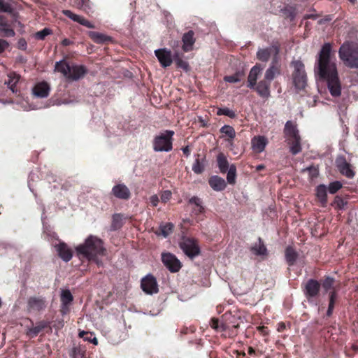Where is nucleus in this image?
<instances>
[{"mask_svg": "<svg viewBox=\"0 0 358 358\" xmlns=\"http://www.w3.org/2000/svg\"><path fill=\"white\" fill-rule=\"evenodd\" d=\"M254 352V350L252 348H250L249 353L252 354Z\"/></svg>", "mask_w": 358, "mask_h": 358, "instance_id": "obj_61", "label": "nucleus"}, {"mask_svg": "<svg viewBox=\"0 0 358 358\" xmlns=\"http://www.w3.org/2000/svg\"><path fill=\"white\" fill-rule=\"evenodd\" d=\"M342 187V184L339 181L331 182L328 187V191L330 194H335Z\"/></svg>", "mask_w": 358, "mask_h": 358, "instance_id": "obj_48", "label": "nucleus"}, {"mask_svg": "<svg viewBox=\"0 0 358 358\" xmlns=\"http://www.w3.org/2000/svg\"><path fill=\"white\" fill-rule=\"evenodd\" d=\"M336 166L340 172L349 178H352L355 176V172L350 167V164L347 162L343 156H339L336 160Z\"/></svg>", "mask_w": 358, "mask_h": 358, "instance_id": "obj_10", "label": "nucleus"}, {"mask_svg": "<svg viewBox=\"0 0 358 358\" xmlns=\"http://www.w3.org/2000/svg\"><path fill=\"white\" fill-rule=\"evenodd\" d=\"M338 55L344 64L350 68L358 69V45L344 43L339 48Z\"/></svg>", "mask_w": 358, "mask_h": 358, "instance_id": "obj_3", "label": "nucleus"}, {"mask_svg": "<svg viewBox=\"0 0 358 358\" xmlns=\"http://www.w3.org/2000/svg\"><path fill=\"white\" fill-rule=\"evenodd\" d=\"M8 46V43L6 41L0 39V53L3 52Z\"/></svg>", "mask_w": 358, "mask_h": 358, "instance_id": "obj_54", "label": "nucleus"}, {"mask_svg": "<svg viewBox=\"0 0 358 358\" xmlns=\"http://www.w3.org/2000/svg\"><path fill=\"white\" fill-rule=\"evenodd\" d=\"M85 73L86 69L83 66H70V71L67 79L78 80L83 78Z\"/></svg>", "mask_w": 358, "mask_h": 358, "instance_id": "obj_18", "label": "nucleus"}, {"mask_svg": "<svg viewBox=\"0 0 358 358\" xmlns=\"http://www.w3.org/2000/svg\"><path fill=\"white\" fill-rule=\"evenodd\" d=\"M220 132L229 138L227 141L231 143L236 136V131L234 129L229 125H224L220 129Z\"/></svg>", "mask_w": 358, "mask_h": 358, "instance_id": "obj_34", "label": "nucleus"}, {"mask_svg": "<svg viewBox=\"0 0 358 358\" xmlns=\"http://www.w3.org/2000/svg\"><path fill=\"white\" fill-rule=\"evenodd\" d=\"M336 299V294L335 292H331L330 295V301L329 304V308L327 310V315H330L331 314L332 310L334 308V304Z\"/></svg>", "mask_w": 358, "mask_h": 358, "instance_id": "obj_51", "label": "nucleus"}, {"mask_svg": "<svg viewBox=\"0 0 358 358\" xmlns=\"http://www.w3.org/2000/svg\"><path fill=\"white\" fill-rule=\"evenodd\" d=\"M58 256L64 262H67L72 258V251L64 243H59L55 246Z\"/></svg>", "mask_w": 358, "mask_h": 358, "instance_id": "obj_15", "label": "nucleus"}, {"mask_svg": "<svg viewBox=\"0 0 358 358\" xmlns=\"http://www.w3.org/2000/svg\"><path fill=\"white\" fill-rule=\"evenodd\" d=\"M79 336L83 338L84 341H89L90 343H92L95 345L98 344L97 338L92 332L81 331L79 332Z\"/></svg>", "mask_w": 358, "mask_h": 358, "instance_id": "obj_37", "label": "nucleus"}, {"mask_svg": "<svg viewBox=\"0 0 358 358\" xmlns=\"http://www.w3.org/2000/svg\"><path fill=\"white\" fill-rule=\"evenodd\" d=\"M182 49L185 52H189L192 50L193 45L195 43V39L194 38V32L192 31H189L185 33L182 36Z\"/></svg>", "mask_w": 358, "mask_h": 358, "instance_id": "obj_20", "label": "nucleus"}, {"mask_svg": "<svg viewBox=\"0 0 358 358\" xmlns=\"http://www.w3.org/2000/svg\"><path fill=\"white\" fill-rule=\"evenodd\" d=\"M243 74L241 72H237L234 75L227 76L224 78V81L235 83L241 81Z\"/></svg>", "mask_w": 358, "mask_h": 358, "instance_id": "obj_41", "label": "nucleus"}, {"mask_svg": "<svg viewBox=\"0 0 358 358\" xmlns=\"http://www.w3.org/2000/svg\"><path fill=\"white\" fill-rule=\"evenodd\" d=\"M62 45L66 46L71 43V41L69 39L65 38L62 41Z\"/></svg>", "mask_w": 358, "mask_h": 358, "instance_id": "obj_58", "label": "nucleus"}, {"mask_svg": "<svg viewBox=\"0 0 358 358\" xmlns=\"http://www.w3.org/2000/svg\"><path fill=\"white\" fill-rule=\"evenodd\" d=\"M251 143L252 150L257 153H260L264 150L268 141L265 136H259L254 137L251 141Z\"/></svg>", "mask_w": 358, "mask_h": 358, "instance_id": "obj_17", "label": "nucleus"}, {"mask_svg": "<svg viewBox=\"0 0 358 358\" xmlns=\"http://www.w3.org/2000/svg\"><path fill=\"white\" fill-rule=\"evenodd\" d=\"M203 169H204L203 164L200 162L199 159H196L195 162L192 166V171L195 173L199 174L203 171Z\"/></svg>", "mask_w": 358, "mask_h": 358, "instance_id": "obj_46", "label": "nucleus"}, {"mask_svg": "<svg viewBox=\"0 0 358 358\" xmlns=\"http://www.w3.org/2000/svg\"><path fill=\"white\" fill-rule=\"evenodd\" d=\"M183 153L186 155V157H189V155H190V150H189V146H185V148H183L182 149Z\"/></svg>", "mask_w": 358, "mask_h": 358, "instance_id": "obj_56", "label": "nucleus"}, {"mask_svg": "<svg viewBox=\"0 0 358 358\" xmlns=\"http://www.w3.org/2000/svg\"><path fill=\"white\" fill-rule=\"evenodd\" d=\"M122 224V217L120 215H114L113 217L112 228L113 229H119Z\"/></svg>", "mask_w": 358, "mask_h": 358, "instance_id": "obj_49", "label": "nucleus"}, {"mask_svg": "<svg viewBox=\"0 0 358 358\" xmlns=\"http://www.w3.org/2000/svg\"><path fill=\"white\" fill-rule=\"evenodd\" d=\"M78 6L80 9L85 12H89L92 10L91 2L90 0H79Z\"/></svg>", "mask_w": 358, "mask_h": 358, "instance_id": "obj_45", "label": "nucleus"}, {"mask_svg": "<svg viewBox=\"0 0 358 358\" xmlns=\"http://www.w3.org/2000/svg\"><path fill=\"white\" fill-rule=\"evenodd\" d=\"M20 80V76L16 74L14 72L9 73L8 74V80L5 81V85L8 86V87L13 92L15 93L17 92L16 89V85L18 83Z\"/></svg>", "mask_w": 358, "mask_h": 358, "instance_id": "obj_25", "label": "nucleus"}, {"mask_svg": "<svg viewBox=\"0 0 358 358\" xmlns=\"http://www.w3.org/2000/svg\"><path fill=\"white\" fill-rule=\"evenodd\" d=\"M334 283V280L331 278H327L324 282H323V287L326 290L329 289Z\"/></svg>", "mask_w": 358, "mask_h": 358, "instance_id": "obj_53", "label": "nucleus"}, {"mask_svg": "<svg viewBox=\"0 0 358 358\" xmlns=\"http://www.w3.org/2000/svg\"><path fill=\"white\" fill-rule=\"evenodd\" d=\"M350 3H355L356 2V0H348Z\"/></svg>", "mask_w": 358, "mask_h": 358, "instance_id": "obj_62", "label": "nucleus"}, {"mask_svg": "<svg viewBox=\"0 0 358 358\" xmlns=\"http://www.w3.org/2000/svg\"><path fill=\"white\" fill-rule=\"evenodd\" d=\"M180 248L189 258L193 259L200 253L197 241L191 238H183L180 242Z\"/></svg>", "mask_w": 358, "mask_h": 358, "instance_id": "obj_6", "label": "nucleus"}, {"mask_svg": "<svg viewBox=\"0 0 358 358\" xmlns=\"http://www.w3.org/2000/svg\"><path fill=\"white\" fill-rule=\"evenodd\" d=\"M61 301L63 307L67 306L73 301V296L69 289L63 290L61 294Z\"/></svg>", "mask_w": 358, "mask_h": 358, "instance_id": "obj_39", "label": "nucleus"}, {"mask_svg": "<svg viewBox=\"0 0 358 358\" xmlns=\"http://www.w3.org/2000/svg\"><path fill=\"white\" fill-rule=\"evenodd\" d=\"M0 32L6 37H13L15 36L14 30L10 28L8 21L2 15H0Z\"/></svg>", "mask_w": 358, "mask_h": 358, "instance_id": "obj_24", "label": "nucleus"}, {"mask_svg": "<svg viewBox=\"0 0 358 358\" xmlns=\"http://www.w3.org/2000/svg\"><path fill=\"white\" fill-rule=\"evenodd\" d=\"M28 306L31 310H40L45 308V302L43 298L33 297L29 299Z\"/></svg>", "mask_w": 358, "mask_h": 358, "instance_id": "obj_26", "label": "nucleus"}, {"mask_svg": "<svg viewBox=\"0 0 358 358\" xmlns=\"http://www.w3.org/2000/svg\"><path fill=\"white\" fill-rule=\"evenodd\" d=\"M62 13L74 22H76L87 28H94V24L84 17L76 15L69 10H63Z\"/></svg>", "mask_w": 358, "mask_h": 358, "instance_id": "obj_13", "label": "nucleus"}, {"mask_svg": "<svg viewBox=\"0 0 358 358\" xmlns=\"http://www.w3.org/2000/svg\"><path fill=\"white\" fill-rule=\"evenodd\" d=\"M294 71L293 73V82L298 90L304 89L307 84V76L305 71L304 64L301 61H294L292 63Z\"/></svg>", "mask_w": 358, "mask_h": 358, "instance_id": "obj_5", "label": "nucleus"}, {"mask_svg": "<svg viewBox=\"0 0 358 358\" xmlns=\"http://www.w3.org/2000/svg\"><path fill=\"white\" fill-rule=\"evenodd\" d=\"M285 258L289 265H292L297 258V253L292 247H287L285 250Z\"/></svg>", "mask_w": 358, "mask_h": 358, "instance_id": "obj_38", "label": "nucleus"}, {"mask_svg": "<svg viewBox=\"0 0 358 358\" xmlns=\"http://www.w3.org/2000/svg\"><path fill=\"white\" fill-rule=\"evenodd\" d=\"M112 192L113 194L120 199H127L130 196V192L124 185H117L113 187Z\"/></svg>", "mask_w": 358, "mask_h": 358, "instance_id": "obj_22", "label": "nucleus"}, {"mask_svg": "<svg viewBox=\"0 0 358 358\" xmlns=\"http://www.w3.org/2000/svg\"><path fill=\"white\" fill-rule=\"evenodd\" d=\"M180 66L181 67H182L184 69H185L186 71H188V69H189V66H188L187 63H186V62H182Z\"/></svg>", "mask_w": 358, "mask_h": 358, "instance_id": "obj_57", "label": "nucleus"}, {"mask_svg": "<svg viewBox=\"0 0 358 358\" xmlns=\"http://www.w3.org/2000/svg\"><path fill=\"white\" fill-rule=\"evenodd\" d=\"M70 66L65 61L57 62L55 66V71L61 73L64 77L68 78L70 71Z\"/></svg>", "mask_w": 358, "mask_h": 358, "instance_id": "obj_28", "label": "nucleus"}, {"mask_svg": "<svg viewBox=\"0 0 358 358\" xmlns=\"http://www.w3.org/2000/svg\"><path fill=\"white\" fill-rule=\"evenodd\" d=\"M217 114L218 115H226L231 118H234L236 117V113L234 110L229 109V108H218L217 111Z\"/></svg>", "mask_w": 358, "mask_h": 358, "instance_id": "obj_42", "label": "nucleus"}, {"mask_svg": "<svg viewBox=\"0 0 358 358\" xmlns=\"http://www.w3.org/2000/svg\"><path fill=\"white\" fill-rule=\"evenodd\" d=\"M173 228V225L171 223H167L166 224L160 226L161 233L163 235V236H168L172 232Z\"/></svg>", "mask_w": 358, "mask_h": 358, "instance_id": "obj_43", "label": "nucleus"}, {"mask_svg": "<svg viewBox=\"0 0 358 358\" xmlns=\"http://www.w3.org/2000/svg\"><path fill=\"white\" fill-rule=\"evenodd\" d=\"M189 203L194 206L192 208V212L195 215H199L203 211V206L202 205V201L199 198H198L196 196L192 197L189 200Z\"/></svg>", "mask_w": 358, "mask_h": 358, "instance_id": "obj_29", "label": "nucleus"}, {"mask_svg": "<svg viewBox=\"0 0 358 358\" xmlns=\"http://www.w3.org/2000/svg\"><path fill=\"white\" fill-rule=\"evenodd\" d=\"M52 33L51 30L48 28H44L43 30L38 31L36 34V37L38 39L43 40L45 36L50 35Z\"/></svg>", "mask_w": 358, "mask_h": 358, "instance_id": "obj_50", "label": "nucleus"}, {"mask_svg": "<svg viewBox=\"0 0 358 358\" xmlns=\"http://www.w3.org/2000/svg\"><path fill=\"white\" fill-rule=\"evenodd\" d=\"M78 255H83L90 261H94L99 266L102 265L99 257L104 256L106 250L102 241L94 236H90L83 244L76 248Z\"/></svg>", "mask_w": 358, "mask_h": 358, "instance_id": "obj_2", "label": "nucleus"}, {"mask_svg": "<svg viewBox=\"0 0 358 358\" xmlns=\"http://www.w3.org/2000/svg\"><path fill=\"white\" fill-rule=\"evenodd\" d=\"M251 251L254 255L257 256H265L267 254L266 248L262 243L260 238H259V243L255 244L251 248Z\"/></svg>", "mask_w": 358, "mask_h": 358, "instance_id": "obj_32", "label": "nucleus"}, {"mask_svg": "<svg viewBox=\"0 0 358 358\" xmlns=\"http://www.w3.org/2000/svg\"><path fill=\"white\" fill-rule=\"evenodd\" d=\"M217 164L218 167L222 173H225L229 169V163L223 154H220L217 156Z\"/></svg>", "mask_w": 358, "mask_h": 358, "instance_id": "obj_35", "label": "nucleus"}, {"mask_svg": "<svg viewBox=\"0 0 358 358\" xmlns=\"http://www.w3.org/2000/svg\"><path fill=\"white\" fill-rule=\"evenodd\" d=\"M320 289V284L315 280H309L305 287V294L307 297L315 296Z\"/></svg>", "mask_w": 358, "mask_h": 358, "instance_id": "obj_19", "label": "nucleus"}, {"mask_svg": "<svg viewBox=\"0 0 358 358\" xmlns=\"http://www.w3.org/2000/svg\"><path fill=\"white\" fill-rule=\"evenodd\" d=\"M162 260L164 266L173 273L177 272L181 268L180 262L171 253H163Z\"/></svg>", "mask_w": 358, "mask_h": 358, "instance_id": "obj_9", "label": "nucleus"}, {"mask_svg": "<svg viewBox=\"0 0 358 358\" xmlns=\"http://www.w3.org/2000/svg\"><path fill=\"white\" fill-rule=\"evenodd\" d=\"M262 67L260 65H255L251 69L248 78V87L254 89L257 84L259 76L261 74Z\"/></svg>", "mask_w": 358, "mask_h": 358, "instance_id": "obj_16", "label": "nucleus"}, {"mask_svg": "<svg viewBox=\"0 0 358 358\" xmlns=\"http://www.w3.org/2000/svg\"><path fill=\"white\" fill-rule=\"evenodd\" d=\"M50 87L46 82L37 83L33 88L32 92L35 96L38 98H45L49 95Z\"/></svg>", "mask_w": 358, "mask_h": 358, "instance_id": "obj_14", "label": "nucleus"}, {"mask_svg": "<svg viewBox=\"0 0 358 358\" xmlns=\"http://www.w3.org/2000/svg\"><path fill=\"white\" fill-rule=\"evenodd\" d=\"M89 36L94 42L98 43H102L110 39L109 36L96 31H90Z\"/></svg>", "mask_w": 358, "mask_h": 358, "instance_id": "obj_33", "label": "nucleus"}, {"mask_svg": "<svg viewBox=\"0 0 358 358\" xmlns=\"http://www.w3.org/2000/svg\"><path fill=\"white\" fill-rule=\"evenodd\" d=\"M264 168H265L264 165L259 164V165L257 166L256 170L257 171H261V170L264 169Z\"/></svg>", "mask_w": 358, "mask_h": 358, "instance_id": "obj_59", "label": "nucleus"}, {"mask_svg": "<svg viewBox=\"0 0 358 358\" xmlns=\"http://www.w3.org/2000/svg\"><path fill=\"white\" fill-rule=\"evenodd\" d=\"M259 329L263 333V334H266V328L264 327H259Z\"/></svg>", "mask_w": 358, "mask_h": 358, "instance_id": "obj_60", "label": "nucleus"}, {"mask_svg": "<svg viewBox=\"0 0 358 358\" xmlns=\"http://www.w3.org/2000/svg\"><path fill=\"white\" fill-rule=\"evenodd\" d=\"M277 63H271L270 67L266 71L264 80L271 83L275 77L280 73L279 69L276 66Z\"/></svg>", "mask_w": 358, "mask_h": 358, "instance_id": "obj_27", "label": "nucleus"}, {"mask_svg": "<svg viewBox=\"0 0 358 358\" xmlns=\"http://www.w3.org/2000/svg\"><path fill=\"white\" fill-rule=\"evenodd\" d=\"M227 180L229 184H234L236 182V167L235 164H231L229 166V169L227 171Z\"/></svg>", "mask_w": 358, "mask_h": 358, "instance_id": "obj_40", "label": "nucleus"}, {"mask_svg": "<svg viewBox=\"0 0 358 358\" xmlns=\"http://www.w3.org/2000/svg\"><path fill=\"white\" fill-rule=\"evenodd\" d=\"M210 326L217 331H222L225 329V326L221 322L216 319L211 320Z\"/></svg>", "mask_w": 358, "mask_h": 358, "instance_id": "obj_47", "label": "nucleus"}, {"mask_svg": "<svg viewBox=\"0 0 358 358\" xmlns=\"http://www.w3.org/2000/svg\"><path fill=\"white\" fill-rule=\"evenodd\" d=\"M209 185L215 191H222L226 187L225 180L217 176H213L209 179Z\"/></svg>", "mask_w": 358, "mask_h": 358, "instance_id": "obj_21", "label": "nucleus"}, {"mask_svg": "<svg viewBox=\"0 0 358 358\" xmlns=\"http://www.w3.org/2000/svg\"><path fill=\"white\" fill-rule=\"evenodd\" d=\"M155 53L162 66L166 68L172 64L173 59L170 50L165 48L158 49L155 51Z\"/></svg>", "mask_w": 358, "mask_h": 358, "instance_id": "obj_12", "label": "nucleus"}, {"mask_svg": "<svg viewBox=\"0 0 358 358\" xmlns=\"http://www.w3.org/2000/svg\"><path fill=\"white\" fill-rule=\"evenodd\" d=\"M141 288L148 294H156L159 291L156 278L151 274H148L141 280Z\"/></svg>", "mask_w": 358, "mask_h": 358, "instance_id": "obj_8", "label": "nucleus"}, {"mask_svg": "<svg viewBox=\"0 0 358 358\" xmlns=\"http://www.w3.org/2000/svg\"><path fill=\"white\" fill-rule=\"evenodd\" d=\"M327 188L324 185H320L316 188V196L323 206L326 204L327 201Z\"/></svg>", "mask_w": 358, "mask_h": 358, "instance_id": "obj_30", "label": "nucleus"}, {"mask_svg": "<svg viewBox=\"0 0 358 358\" xmlns=\"http://www.w3.org/2000/svg\"><path fill=\"white\" fill-rule=\"evenodd\" d=\"M314 71L315 76L327 82L329 92L333 96L341 95V86L336 58L331 53V45L329 43L322 45L316 59Z\"/></svg>", "mask_w": 358, "mask_h": 358, "instance_id": "obj_1", "label": "nucleus"}, {"mask_svg": "<svg viewBox=\"0 0 358 358\" xmlns=\"http://www.w3.org/2000/svg\"><path fill=\"white\" fill-rule=\"evenodd\" d=\"M0 12L10 13L13 12V8L10 3L4 0H0Z\"/></svg>", "mask_w": 358, "mask_h": 358, "instance_id": "obj_44", "label": "nucleus"}, {"mask_svg": "<svg viewBox=\"0 0 358 358\" xmlns=\"http://www.w3.org/2000/svg\"><path fill=\"white\" fill-rule=\"evenodd\" d=\"M255 90L258 94L263 98H268L270 96V83L265 80L259 82Z\"/></svg>", "mask_w": 358, "mask_h": 358, "instance_id": "obj_23", "label": "nucleus"}, {"mask_svg": "<svg viewBox=\"0 0 358 358\" xmlns=\"http://www.w3.org/2000/svg\"><path fill=\"white\" fill-rule=\"evenodd\" d=\"M48 326V323L44 321H41L38 322L35 326L29 328L27 331V334L34 337L37 336V334L41 332L43 329H45Z\"/></svg>", "mask_w": 358, "mask_h": 358, "instance_id": "obj_31", "label": "nucleus"}, {"mask_svg": "<svg viewBox=\"0 0 358 358\" xmlns=\"http://www.w3.org/2000/svg\"><path fill=\"white\" fill-rule=\"evenodd\" d=\"M171 192L169 190L164 191L161 194V200L162 202L166 203L171 198Z\"/></svg>", "mask_w": 358, "mask_h": 358, "instance_id": "obj_52", "label": "nucleus"}, {"mask_svg": "<svg viewBox=\"0 0 358 358\" xmlns=\"http://www.w3.org/2000/svg\"><path fill=\"white\" fill-rule=\"evenodd\" d=\"M278 53L279 48L277 46L272 45L266 48L259 49L257 52V57L259 60L266 62L273 56L272 63H278Z\"/></svg>", "mask_w": 358, "mask_h": 358, "instance_id": "obj_7", "label": "nucleus"}, {"mask_svg": "<svg viewBox=\"0 0 358 358\" xmlns=\"http://www.w3.org/2000/svg\"><path fill=\"white\" fill-rule=\"evenodd\" d=\"M288 143L290 145L289 150L292 155H295L301 151V138L291 140Z\"/></svg>", "mask_w": 358, "mask_h": 358, "instance_id": "obj_36", "label": "nucleus"}, {"mask_svg": "<svg viewBox=\"0 0 358 358\" xmlns=\"http://www.w3.org/2000/svg\"><path fill=\"white\" fill-rule=\"evenodd\" d=\"M174 132L166 130L156 136L154 140L153 149L156 152H169L172 150V141Z\"/></svg>", "mask_w": 358, "mask_h": 358, "instance_id": "obj_4", "label": "nucleus"}, {"mask_svg": "<svg viewBox=\"0 0 358 358\" xmlns=\"http://www.w3.org/2000/svg\"><path fill=\"white\" fill-rule=\"evenodd\" d=\"M284 134L287 141H291V140L294 139H299L300 138L297 124L290 120L285 123Z\"/></svg>", "mask_w": 358, "mask_h": 358, "instance_id": "obj_11", "label": "nucleus"}, {"mask_svg": "<svg viewBox=\"0 0 358 358\" xmlns=\"http://www.w3.org/2000/svg\"><path fill=\"white\" fill-rule=\"evenodd\" d=\"M159 198L157 196V195L155 194V195H152L150 198V201L151 203V204L153 206H157L158 203H159Z\"/></svg>", "mask_w": 358, "mask_h": 358, "instance_id": "obj_55", "label": "nucleus"}]
</instances>
